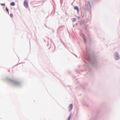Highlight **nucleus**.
<instances>
[{
    "mask_svg": "<svg viewBox=\"0 0 120 120\" xmlns=\"http://www.w3.org/2000/svg\"><path fill=\"white\" fill-rule=\"evenodd\" d=\"M24 5L25 7L26 8L28 7L27 2L26 0H25L24 3Z\"/></svg>",
    "mask_w": 120,
    "mask_h": 120,
    "instance_id": "obj_1",
    "label": "nucleus"
},
{
    "mask_svg": "<svg viewBox=\"0 0 120 120\" xmlns=\"http://www.w3.org/2000/svg\"><path fill=\"white\" fill-rule=\"evenodd\" d=\"M74 8L75 10H77L78 12L79 11V9L78 7L77 6H74Z\"/></svg>",
    "mask_w": 120,
    "mask_h": 120,
    "instance_id": "obj_2",
    "label": "nucleus"
},
{
    "mask_svg": "<svg viewBox=\"0 0 120 120\" xmlns=\"http://www.w3.org/2000/svg\"><path fill=\"white\" fill-rule=\"evenodd\" d=\"M73 105L72 104H71L69 107V108L70 109V110H71V109H72V108H73Z\"/></svg>",
    "mask_w": 120,
    "mask_h": 120,
    "instance_id": "obj_3",
    "label": "nucleus"
},
{
    "mask_svg": "<svg viewBox=\"0 0 120 120\" xmlns=\"http://www.w3.org/2000/svg\"><path fill=\"white\" fill-rule=\"evenodd\" d=\"M15 5V4L13 2H11L10 4V5L11 6H14Z\"/></svg>",
    "mask_w": 120,
    "mask_h": 120,
    "instance_id": "obj_4",
    "label": "nucleus"
},
{
    "mask_svg": "<svg viewBox=\"0 0 120 120\" xmlns=\"http://www.w3.org/2000/svg\"><path fill=\"white\" fill-rule=\"evenodd\" d=\"M5 9H6V11H7V12H8V13H9V12L7 8H6Z\"/></svg>",
    "mask_w": 120,
    "mask_h": 120,
    "instance_id": "obj_5",
    "label": "nucleus"
},
{
    "mask_svg": "<svg viewBox=\"0 0 120 120\" xmlns=\"http://www.w3.org/2000/svg\"><path fill=\"white\" fill-rule=\"evenodd\" d=\"M10 16L11 17H13V14L11 13L10 14Z\"/></svg>",
    "mask_w": 120,
    "mask_h": 120,
    "instance_id": "obj_6",
    "label": "nucleus"
},
{
    "mask_svg": "<svg viewBox=\"0 0 120 120\" xmlns=\"http://www.w3.org/2000/svg\"><path fill=\"white\" fill-rule=\"evenodd\" d=\"M1 4L2 6H5V4H4V3Z\"/></svg>",
    "mask_w": 120,
    "mask_h": 120,
    "instance_id": "obj_7",
    "label": "nucleus"
},
{
    "mask_svg": "<svg viewBox=\"0 0 120 120\" xmlns=\"http://www.w3.org/2000/svg\"><path fill=\"white\" fill-rule=\"evenodd\" d=\"M116 57H117V58H116V60H118L119 59V56H117Z\"/></svg>",
    "mask_w": 120,
    "mask_h": 120,
    "instance_id": "obj_8",
    "label": "nucleus"
}]
</instances>
